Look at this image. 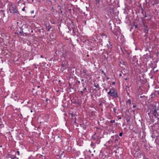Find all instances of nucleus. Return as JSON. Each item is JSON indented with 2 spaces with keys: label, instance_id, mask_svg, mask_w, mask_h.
<instances>
[{
  "label": "nucleus",
  "instance_id": "obj_1",
  "mask_svg": "<svg viewBox=\"0 0 159 159\" xmlns=\"http://www.w3.org/2000/svg\"><path fill=\"white\" fill-rule=\"evenodd\" d=\"M150 113L152 114L157 119H159V107L158 106H157L156 104H154L150 106ZM149 114L150 113H148V114L149 115Z\"/></svg>",
  "mask_w": 159,
  "mask_h": 159
},
{
  "label": "nucleus",
  "instance_id": "obj_2",
  "mask_svg": "<svg viewBox=\"0 0 159 159\" xmlns=\"http://www.w3.org/2000/svg\"><path fill=\"white\" fill-rule=\"evenodd\" d=\"M9 10L11 13L19 14L18 11L17 10L16 7L15 5H11L10 7Z\"/></svg>",
  "mask_w": 159,
  "mask_h": 159
},
{
  "label": "nucleus",
  "instance_id": "obj_3",
  "mask_svg": "<svg viewBox=\"0 0 159 159\" xmlns=\"http://www.w3.org/2000/svg\"><path fill=\"white\" fill-rule=\"evenodd\" d=\"M111 96L113 98H116L118 97L117 92L115 90L114 88H111Z\"/></svg>",
  "mask_w": 159,
  "mask_h": 159
},
{
  "label": "nucleus",
  "instance_id": "obj_4",
  "mask_svg": "<svg viewBox=\"0 0 159 159\" xmlns=\"http://www.w3.org/2000/svg\"><path fill=\"white\" fill-rule=\"evenodd\" d=\"M7 159H14L16 158V157L14 155L11 154H8L7 156Z\"/></svg>",
  "mask_w": 159,
  "mask_h": 159
},
{
  "label": "nucleus",
  "instance_id": "obj_5",
  "mask_svg": "<svg viewBox=\"0 0 159 159\" xmlns=\"http://www.w3.org/2000/svg\"><path fill=\"white\" fill-rule=\"evenodd\" d=\"M83 73L84 74V76H88V75L87 74V70L86 69L84 70L83 71Z\"/></svg>",
  "mask_w": 159,
  "mask_h": 159
},
{
  "label": "nucleus",
  "instance_id": "obj_6",
  "mask_svg": "<svg viewBox=\"0 0 159 159\" xmlns=\"http://www.w3.org/2000/svg\"><path fill=\"white\" fill-rule=\"evenodd\" d=\"M122 74L123 75V78L125 76H127L128 75V74L127 73H125V71L124 70H123L122 71Z\"/></svg>",
  "mask_w": 159,
  "mask_h": 159
},
{
  "label": "nucleus",
  "instance_id": "obj_7",
  "mask_svg": "<svg viewBox=\"0 0 159 159\" xmlns=\"http://www.w3.org/2000/svg\"><path fill=\"white\" fill-rule=\"evenodd\" d=\"M66 68V66H65V65L63 64H62L61 66V70H62V71H63L64 70H65Z\"/></svg>",
  "mask_w": 159,
  "mask_h": 159
},
{
  "label": "nucleus",
  "instance_id": "obj_8",
  "mask_svg": "<svg viewBox=\"0 0 159 159\" xmlns=\"http://www.w3.org/2000/svg\"><path fill=\"white\" fill-rule=\"evenodd\" d=\"M131 104V101L130 99H128V101L126 102V104L127 105H129L130 106V105Z\"/></svg>",
  "mask_w": 159,
  "mask_h": 159
},
{
  "label": "nucleus",
  "instance_id": "obj_9",
  "mask_svg": "<svg viewBox=\"0 0 159 159\" xmlns=\"http://www.w3.org/2000/svg\"><path fill=\"white\" fill-rule=\"evenodd\" d=\"M46 29L48 30V31H49L50 29L51 28V27L49 25H46Z\"/></svg>",
  "mask_w": 159,
  "mask_h": 159
},
{
  "label": "nucleus",
  "instance_id": "obj_10",
  "mask_svg": "<svg viewBox=\"0 0 159 159\" xmlns=\"http://www.w3.org/2000/svg\"><path fill=\"white\" fill-rule=\"evenodd\" d=\"M154 2L156 4H159V0H155Z\"/></svg>",
  "mask_w": 159,
  "mask_h": 159
},
{
  "label": "nucleus",
  "instance_id": "obj_11",
  "mask_svg": "<svg viewBox=\"0 0 159 159\" xmlns=\"http://www.w3.org/2000/svg\"><path fill=\"white\" fill-rule=\"evenodd\" d=\"M154 93L159 94V90H155L154 91Z\"/></svg>",
  "mask_w": 159,
  "mask_h": 159
},
{
  "label": "nucleus",
  "instance_id": "obj_12",
  "mask_svg": "<svg viewBox=\"0 0 159 159\" xmlns=\"http://www.w3.org/2000/svg\"><path fill=\"white\" fill-rule=\"evenodd\" d=\"M94 136H95V135L94 134L92 136V137H91V139L92 140H95V137H94Z\"/></svg>",
  "mask_w": 159,
  "mask_h": 159
},
{
  "label": "nucleus",
  "instance_id": "obj_13",
  "mask_svg": "<svg viewBox=\"0 0 159 159\" xmlns=\"http://www.w3.org/2000/svg\"><path fill=\"white\" fill-rule=\"evenodd\" d=\"M94 86L96 88H98V87H99V85L98 84H94Z\"/></svg>",
  "mask_w": 159,
  "mask_h": 159
},
{
  "label": "nucleus",
  "instance_id": "obj_14",
  "mask_svg": "<svg viewBox=\"0 0 159 159\" xmlns=\"http://www.w3.org/2000/svg\"><path fill=\"white\" fill-rule=\"evenodd\" d=\"M111 89H110V91L107 93V94H111Z\"/></svg>",
  "mask_w": 159,
  "mask_h": 159
},
{
  "label": "nucleus",
  "instance_id": "obj_15",
  "mask_svg": "<svg viewBox=\"0 0 159 159\" xmlns=\"http://www.w3.org/2000/svg\"><path fill=\"white\" fill-rule=\"evenodd\" d=\"M115 122V120H112L110 121V122L111 123H113Z\"/></svg>",
  "mask_w": 159,
  "mask_h": 159
},
{
  "label": "nucleus",
  "instance_id": "obj_16",
  "mask_svg": "<svg viewBox=\"0 0 159 159\" xmlns=\"http://www.w3.org/2000/svg\"><path fill=\"white\" fill-rule=\"evenodd\" d=\"M91 146L92 147H93L94 146V144L92 142H91Z\"/></svg>",
  "mask_w": 159,
  "mask_h": 159
},
{
  "label": "nucleus",
  "instance_id": "obj_17",
  "mask_svg": "<svg viewBox=\"0 0 159 159\" xmlns=\"http://www.w3.org/2000/svg\"><path fill=\"white\" fill-rule=\"evenodd\" d=\"M143 159H148V158H146L145 157V155L143 156Z\"/></svg>",
  "mask_w": 159,
  "mask_h": 159
},
{
  "label": "nucleus",
  "instance_id": "obj_18",
  "mask_svg": "<svg viewBox=\"0 0 159 159\" xmlns=\"http://www.w3.org/2000/svg\"><path fill=\"white\" fill-rule=\"evenodd\" d=\"M122 133H120L119 134V136L120 137H121L122 136Z\"/></svg>",
  "mask_w": 159,
  "mask_h": 159
},
{
  "label": "nucleus",
  "instance_id": "obj_19",
  "mask_svg": "<svg viewBox=\"0 0 159 159\" xmlns=\"http://www.w3.org/2000/svg\"><path fill=\"white\" fill-rule=\"evenodd\" d=\"M22 11H24L25 10V7H24L22 9Z\"/></svg>",
  "mask_w": 159,
  "mask_h": 159
},
{
  "label": "nucleus",
  "instance_id": "obj_20",
  "mask_svg": "<svg viewBox=\"0 0 159 159\" xmlns=\"http://www.w3.org/2000/svg\"><path fill=\"white\" fill-rule=\"evenodd\" d=\"M152 4L153 6H154V5H156V4L155 3V2H154V3H152Z\"/></svg>",
  "mask_w": 159,
  "mask_h": 159
},
{
  "label": "nucleus",
  "instance_id": "obj_21",
  "mask_svg": "<svg viewBox=\"0 0 159 159\" xmlns=\"http://www.w3.org/2000/svg\"><path fill=\"white\" fill-rule=\"evenodd\" d=\"M17 154H18V155H20V152H19V151H17Z\"/></svg>",
  "mask_w": 159,
  "mask_h": 159
},
{
  "label": "nucleus",
  "instance_id": "obj_22",
  "mask_svg": "<svg viewBox=\"0 0 159 159\" xmlns=\"http://www.w3.org/2000/svg\"><path fill=\"white\" fill-rule=\"evenodd\" d=\"M119 76H122V73H120V74H119Z\"/></svg>",
  "mask_w": 159,
  "mask_h": 159
},
{
  "label": "nucleus",
  "instance_id": "obj_23",
  "mask_svg": "<svg viewBox=\"0 0 159 159\" xmlns=\"http://www.w3.org/2000/svg\"><path fill=\"white\" fill-rule=\"evenodd\" d=\"M87 90V89L86 88H84V89H83V91H85V90Z\"/></svg>",
  "mask_w": 159,
  "mask_h": 159
},
{
  "label": "nucleus",
  "instance_id": "obj_24",
  "mask_svg": "<svg viewBox=\"0 0 159 159\" xmlns=\"http://www.w3.org/2000/svg\"><path fill=\"white\" fill-rule=\"evenodd\" d=\"M134 25V26H135V27L136 28H138V26H137V25Z\"/></svg>",
  "mask_w": 159,
  "mask_h": 159
},
{
  "label": "nucleus",
  "instance_id": "obj_25",
  "mask_svg": "<svg viewBox=\"0 0 159 159\" xmlns=\"http://www.w3.org/2000/svg\"><path fill=\"white\" fill-rule=\"evenodd\" d=\"M136 107V105H134V106H133V108H135Z\"/></svg>",
  "mask_w": 159,
  "mask_h": 159
},
{
  "label": "nucleus",
  "instance_id": "obj_26",
  "mask_svg": "<svg viewBox=\"0 0 159 159\" xmlns=\"http://www.w3.org/2000/svg\"><path fill=\"white\" fill-rule=\"evenodd\" d=\"M97 2H99V0H95Z\"/></svg>",
  "mask_w": 159,
  "mask_h": 159
},
{
  "label": "nucleus",
  "instance_id": "obj_27",
  "mask_svg": "<svg viewBox=\"0 0 159 159\" xmlns=\"http://www.w3.org/2000/svg\"><path fill=\"white\" fill-rule=\"evenodd\" d=\"M40 57L42 58H43V57L42 55H41L40 56Z\"/></svg>",
  "mask_w": 159,
  "mask_h": 159
},
{
  "label": "nucleus",
  "instance_id": "obj_28",
  "mask_svg": "<svg viewBox=\"0 0 159 159\" xmlns=\"http://www.w3.org/2000/svg\"><path fill=\"white\" fill-rule=\"evenodd\" d=\"M34 11H31V13H34Z\"/></svg>",
  "mask_w": 159,
  "mask_h": 159
},
{
  "label": "nucleus",
  "instance_id": "obj_29",
  "mask_svg": "<svg viewBox=\"0 0 159 159\" xmlns=\"http://www.w3.org/2000/svg\"><path fill=\"white\" fill-rule=\"evenodd\" d=\"M80 92L82 94H83V92L82 91H81Z\"/></svg>",
  "mask_w": 159,
  "mask_h": 159
},
{
  "label": "nucleus",
  "instance_id": "obj_30",
  "mask_svg": "<svg viewBox=\"0 0 159 159\" xmlns=\"http://www.w3.org/2000/svg\"><path fill=\"white\" fill-rule=\"evenodd\" d=\"M103 74L104 75L106 76V74L105 72H104L103 73Z\"/></svg>",
  "mask_w": 159,
  "mask_h": 159
},
{
  "label": "nucleus",
  "instance_id": "obj_31",
  "mask_svg": "<svg viewBox=\"0 0 159 159\" xmlns=\"http://www.w3.org/2000/svg\"><path fill=\"white\" fill-rule=\"evenodd\" d=\"M103 74L104 75L106 76V74L105 72H104L103 73Z\"/></svg>",
  "mask_w": 159,
  "mask_h": 159
},
{
  "label": "nucleus",
  "instance_id": "obj_32",
  "mask_svg": "<svg viewBox=\"0 0 159 159\" xmlns=\"http://www.w3.org/2000/svg\"><path fill=\"white\" fill-rule=\"evenodd\" d=\"M101 71L103 73L104 72L103 70H102Z\"/></svg>",
  "mask_w": 159,
  "mask_h": 159
},
{
  "label": "nucleus",
  "instance_id": "obj_33",
  "mask_svg": "<svg viewBox=\"0 0 159 159\" xmlns=\"http://www.w3.org/2000/svg\"><path fill=\"white\" fill-rule=\"evenodd\" d=\"M127 80V78H125V80Z\"/></svg>",
  "mask_w": 159,
  "mask_h": 159
},
{
  "label": "nucleus",
  "instance_id": "obj_34",
  "mask_svg": "<svg viewBox=\"0 0 159 159\" xmlns=\"http://www.w3.org/2000/svg\"><path fill=\"white\" fill-rule=\"evenodd\" d=\"M71 116H73V114H71Z\"/></svg>",
  "mask_w": 159,
  "mask_h": 159
},
{
  "label": "nucleus",
  "instance_id": "obj_35",
  "mask_svg": "<svg viewBox=\"0 0 159 159\" xmlns=\"http://www.w3.org/2000/svg\"><path fill=\"white\" fill-rule=\"evenodd\" d=\"M33 112V111H32V110H31V112Z\"/></svg>",
  "mask_w": 159,
  "mask_h": 159
},
{
  "label": "nucleus",
  "instance_id": "obj_36",
  "mask_svg": "<svg viewBox=\"0 0 159 159\" xmlns=\"http://www.w3.org/2000/svg\"><path fill=\"white\" fill-rule=\"evenodd\" d=\"M123 66L124 65V66H125V65H124L123 64Z\"/></svg>",
  "mask_w": 159,
  "mask_h": 159
},
{
  "label": "nucleus",
  "instance_id": "obj_37",
  "mask_svg": "<svg viewBox=\"0 0 159 159\" xmlns=\"http://www.w3.org/2000/svg\"><path fill=\"white\" fill-rule=\"evenodd\" d=\"M1 11H2V12H3V11L2 10H1Z\"/></svg>",
  "mask_w": 159,
  "mask_h": 159
},
{
  "label": "nucleus",
  "instance_id": "obj_38",
  "mask_svg": "<svg viewBox=\"0 0 159 159\" xmlns=\"http://www.w3.org/2000/svg\"><path fill=\"white\" fill-rule=\"evenodd\" d=\"M35 68L37 69V67H35Z\"/></svg>",
  "mask_w": 159,
  "mask_h": 159
},
{
  "label": "nucleus",
  "instance_id": "obj_39",
  "mask_svg": "<svg viewBox=\"0 0 159 159\" xmlns=\"http://www.w3.org/2000/svg\"><path fill=\"white\" fill-rule=\"evenodd\" d=\"M41 156L42 157H43V156H42V155H41Z\"/></svg>",
  "mask_w": 159,
  "mask_h": 159
},
{
  "label": "nucleus",
  "instance_id": "obj_40",
  "mask_svg": "<svg viewBox=\"0 0 159 159\" xmlns=\"http://www.w3.org/2000/svg\"><path fill=\"white\" fill-rule=\"evenodd\" d=\"M74 29H73V31H74Z\"/></svg>",
  "mask_w": 159,
  "mask_h": 159
},
{
  "label": "nucleus",
  "instance_id": "obj_41",
  "mask_svg": "<svg viewBox=\"0 0 159 159\" xmlns=\"http://www.w3.org/2000/svg\"><path fill=\"white\" fill-rule=\"evenodd\" d=\"M115 84V82H113V84Z\"/></svg>",
  "mask_w": 159,
  "mask_h": 159
},
{
  "label": "nucleus",
  "instance_id": "obj_42",
  "mask_svg": "<svg viewBox=\"0 0 159 159\" xmlns=\"http://www.w3.org/2000/svg\"><path fill=\"white\" fill-rule=\"evenodd\" d=\"M39 86H38V88H39Z\"/></svg>",
  "mask_w": 159,
  "mask_h": 159
},
{
  "label": "nucleus",
  "instance_id": "obj_43",
  "mask_svg": "<svg viewBox=\"0 0 159 159\" xmlns=\"http://www.w3.org/2000/svg\"><path fill=\"white\" fill-rule=\"evenodd\" d=\"M83 80H82V81H83Z\"/></svg>",
  "mask_w": 159,
  "mask_h": 159
},
{
  "label": "nucleus",
  "instance_id": "obj_44",
  "mask_svg": "<svg viewBox=\"0 0 159 159\" xmlns=\"http://www.w3.org/2000/svg\"><path fill=\"white\" fill-rule=\"evenodd\" d=\"M118 140L117 139H116V141H117Z\"/></svg>",
  "mask_w": 159,
  "mask_h": 159
},
{
  "label": "nucleus",
  "instance_id": "obj_45",
  "mask_svg": "<svg viewBox=\"0 0 159 159\" xmlns=\"http://www.w3.org/2000/svg\"><path fill=\"white\" fill-rule=\"evenodd\" d=\"M120 63H121V64H122V63H121V62H120Z\"/></svg>",
  "mask_w": 159,
  "mask_h": 159
},
{
  "label": "nucleus",
  "instance_id": "obj_46",
  "mask_svg": "<svg viewBox=\"0 0 159 159\" xmlns=\"http://www.w3.org/2000/svg\"><path fill=\"white\" fill-rule=\"evenodd\" d=\"M106 91H107V89H106Z\"/></svg>",
  "mask_w": 159,
  "mask_h": 159
},
{
  "label": "nucleus",
  "instance_id": "obj_47",
  "mask_svg": "<svg viewBox=\"0 0 159 159\" xmlns=\"http://www.w3.org/2000/svg\"><path fill=\"white\" fill-rule=\"evenodd\" d=\"M44 159H45V157H44Z\"/></svg>",
  "mask_w": 159,
  "mask_h": 159
}]
</instances>
